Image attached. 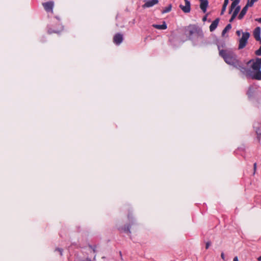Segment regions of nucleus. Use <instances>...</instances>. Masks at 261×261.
<instances>
[{"label": "nucleus", "instance_id": "8", "mask_svg": "<svg viewBox=\"0 0 261 261\" xmlns=\"http://www.w3.org/2000/svg\"><path fill=\"white\" fill-rule=\"evenodd\" d=\"M123 41V36L120 33L116 34L113 37V42L117 45L120 44Z\"/></svg>", "mask_w": 261, "mask_h": 261}, {"label": "nucleus", "instance_id": "31", "mask_svg": "<svg viewBox=\"0 0 261 261\" xmlns=\"http://www.w3.org/2000/svg\"><path fill=\"white\" fill-rule=\"evenodd\" d=\"M221 258L224 260L225 259V256H224V253L223 252H222L221 254Z\"/></svg>", "mask_w": 261, "mask_h": 261}, {"label": "nucleus", "instance_id": "11", "mask_svg": "<svg viewBox=\"0 0 261 261\" xmlns=\"http://www.w3.org/2000/svg\"><path fill=\"white\" fill-rule=\"evenodd\" d=\"M219 22V19L216 18L214 20L210 26V31L211 32L214 31L217 27Z\"/></svg>", "mask_w": 261, "mask_h": 261}, {"label": "nucleus", "instance_id": "6", "mask_svg": "<svg viewBox=\"0 0 261 261\" xmlns=\"http://www.w3.org/2000/svg\"><path fill=\"white\" fill-rule=\"evenodd\" d=\"M185 2V6H183L182 5H180V8L185 13H189L191 10V4L190 1L188 0H184Z\"/></svg>", "mask_w": 261, "mask_h": 261}, {"label": "nucleus", "instance_id": "21", "mask_svg": "<svg viewBox=\"0 0 261 261\" xmlns=\"http://www.w3.org/2000/svg\"><path fill=\"white\" fill-rule=\"evenodd\" d=\"M234 9V10L233 12V13L236 15H238L239 11H240V9H241L240 6H236Z\"/></svg>", "mask_w": 261, "mask_h": 261}, {"label": "nucleus", "instance_id": "23", "mask_svg": "<svg viewBox=\"0 0 261 261\" xmlns=\"http://www.w3.org/2000/svg\"><path fill=\"white\" fill-rule=\"evenodd\" d=\"M255 54L258 56H261V46H260L258 50L255 51Z\"/></svg>", "mask_w": 261, "mask_h": 261}, {"label": "nucleus", "instance_id": "30", "mask_svg": "<svg viewBox=\"0 0 261 261\" xmlns=\"http://www.w3.org/2000/svg\"><path fill=\"white\" fill-rule=\"evenodd\" d=\"M211 245V242H207L206 243V246H205V248L206 249H207L208 248V247H210V246Z\"/></svg>", "mask_w": 261, "mask_h": 261}, {"label": "nucleus", "instance_id": "25", "mask_svg": "<svg viewBox=\"0 0 261 261\" xmlns=\"http://www.w3.org/2000/svg\"><path fill=\"white\" fill-rule=\"evenodd\" d=\"M256 168H257V164H256V163H255L253 164V175H254L256 173Z\"/></svg>", "mask_w": 261, "mask_h": 261}, {"label": "nucleus", "instance_id": "10", "mask_svg": "<svg viewBox=\"0 0 261 261\" xmlns=\"http://www.w3.org/2000/svg\"><path fill=\"white\" fill-rule=\"evenodd\" d=\"M208 5L207 0H202L200 1V8L203 13H205Z\"/></svg>", "mask_w": 261, "mask_h": 261}, {"label": "nucleus", "instance_id": "1", "mask_svg": "<svg viewBox=\"0 0 261 261\" xmlns=\"http://www.w3.org/2000/svg\"><path fill=\"white\" fill-rule=\"evenodd\" d=\"M219 54L225 62L239 69L242 73L247 74L250 70L244 67L242 63L238 59L237 55L230 49H220Z\"/></svg>", "mask_w": 261, "mask_h": 261}, {"label": "nucleus", "instance_id": "5", "mask_svg": "<svg viewBox=\"0 0 261 261\" xmlns=\"http://www.w3.org/2000/svg\"><path fill=\"white\" fill-rule=\"evenodd\" d=\"M42 6L44 10L47 12H53V8L54 6V2L53 1H49L42 4Z\"/></svg>", "mask_w": 261, "mask_h": 261}, {"label": "nucleus", "instance_id": "26", "mask_svg": "<svg viewBox=\"0 0 261 261\" xmlns=\"http://www.w3.org/2000/svg\"><path fill=\"white\" fill-rule=\"evenodd\" d=\"M55 251L59 252L60 254L61 255H62V252H63V249H61V248H57L56 249Z\"/></svg>", "mask_w": 261, "mask_h": 261}, {"label": "nucleus", "instance_id": "34", "mask_svg": "<svg viewBox=\"0 0 261 261\" xmlns=\"http://www.w3.org/2000/svg\"><path fill=\"white\" fill-rule=\"evenodd\" d=\"M233 261H239L238 257L237 256L234 257L233 259Z\"/></svg>", "mask_w": 261, "mask_h": 261}, {"label": "nucleus", "instance_id": "36", "mask_svg": "<svg viewBox=\"0 0 261 261\" xmlns=\"http://www.w3.org/2000/svg\"><path fill=\"white\" fill-rule=\"evenodd\" d=\"M257 260L261 261V255L257 258Z\"/></svg>", "mask_w": 261, "mask_h": 261}, {"label": "nucleus", "instance_id": "22", "mask_svg": "<svg viewBox=\"0 0 261 261\" xmlns=\"http://www.w3.org/2000/svg\"><path fill=\"white\" fill-rule=\"evenodd\" d=\"M252 93H253L252 88L251 87H250L248 89L247 94L248 95V96L249 97H250L252 96Z\"/></svg>", "mask_w": 261, "mask_h": 261}, {"label": "nucleus", "instance_id": "37", "mask_svg": "<svg viewBox=\"0 0 261 261\" xmlns=\"http://www.w3.org/2000/svg\"><path fill=\"white\" fill-rule=\"evenodd\" d=\"M253 1H254L255 2H256L257 1H258V0H253Z\"/></svg>", "mask_w": 261, "mask_h": 261}, {"label": "nucleus", "instance_id": "19", "mask_svg": "<svg viewBox=\"0 0 261 261\" xmlns=\"http://www.w3.org/2000/svg\"><path fill=\"white\" fill-rule=\"evenodd\" d=\"M172 8L171 5H169L168 7L165 8L162 11V13L163 14L168 13L171 11Z\"/></svg>", "mask_w": 261, "mask_h": 261}, {"label": "nucleus", "instance_id": "33", "mask_svg": "<svg viewBox=\"0 0 261 261\" xmlns=\"http://www.w3.org/2000/svg\"><path fill=\"white\" fill-rule=\"evenodd\" d=\"M256 21H258L259 23H261V17L256 19Z\"/></svg>", "mask_w": 261, "mask_h": 261}, {"label": "nucleus", "instance_id": "2", "mask_svg": "<svg viewBox=\"0 0 261 261\" xmlns=\"http://www.w3.org/2000/svg\"><path fill=\"white\" fill-rule=\"evenodd\" d=\"M186 30L188 32L187 35L190 39H193L194 38H202L203 37L202 30L195 25H189Z\"/></svg>", "mask_w": 261, "mask_h": 261}, {"label": "nucleus", "instance_id": "17", "mask_svg": "<svg viewBox=\"0 0 261 261\" xmlns=\"http://www.w3.org/2000/svg\"><path fill=\"white\" fill-rule=\"evenodd\" d=\"M62 30H63V27L61 26L59 30H55V29H53L51 28H49V29H48L47 32L49 34H51L52 33L58 34Z\"/></svg>", "mask_w": 261, "mask_h": 261}, {"label": "nucleus", "instance_id": "15", "mask_svg": "<svg viewBox=\"0 0 261 261\" xmlns=\"http://www.w3.org/2000/svg\"><path fill=\"white\" fill-rule=\"evenodd\" d=\"M248 8L246 6H245L243 9L242 10V11H241L240 13L239 14V16H238V19H242L244 15L246 14L247 10H248Z\"/></svg>", "mask_w": 261, "mask_h": 261}, {"label": "nucleus", "instance_id": "13", "mask_svg": "<svg viewBox=\"0 0 261 261\" xmlns=\"http://www.w3.org/2000/svg\"><path fill=\"white\" fill-rule=\"evenodd\" d=\"M256 72L251 75V79L256 80H261V71L256 70Z\"/></svg>", "mask_w": 261, "mask_h": 261}, {"label": "nucleus", "instance_id": "28", "mask_svg": "<svg viewBox=\"0 0 261 261\" xmlns=\"http://www.w3.org/2000/svg\"><path fill=\"white\" fill-rule=\"evenodd\" d=\"M229 3V0H224L223 6H226L228 5V4Z\"/></svg>", "mask_w": 261, "mask_h": 261}, {"label": "nucleus", "instance_id": "29", "mask_svg": "<svg viewBox=\"0 0 261 261\" xmlns=\"http://www.w3.org/2000/svg\"><path fill=\"white\" fill-rule=\"evenodd\" d=\"M242 33V31L241 30H238L236 32V34L237 35V36H241V34Z\"/></svg>", "mask_w": 261, "mask_h": 261}, {"label": "nucleus", "instance_id": "32", "mask_svg": "<svg viewBox=\"0 0 261 261\" xmlns=\"http://www.w3.org/2000/svg\"><path fill=\"white\" fill-rule=\"evenodd\" d=\"M256 59L257 60V61L259 62L260 65H261V58H257Z\"/></svg>", "mask_w": 261, "mask_h": 261}, {"label": "nucleus", "instance_id": "4", "mask_svg": "<svg viewBox=\"0 0 261 261\" xmlns=\"http://www.w3.org/2000/svg\"><path fill=\"white\" fill-rule=\"evenodd\" d=\"M249 37H250L249 33H248V32L242 33V36L239 39V44L238 48L239 49H243L246 46Z\"/></svg>", "mask_w": 261, "mask_h": 261}, {"label": "nucleus", "instance_id": "12", "mask_svg": "<svg viewBox=\"0 0 261 261\" xmlns=\"http://www.w3.org/2000/svg\"><path fill=\"white\" fill-rule=\"evenodd\" d=\"M260 29L259 27H256L253 31V36L256 41L260 40Z\"/></svg>", "mask_w": 261, "mask_h": 261}, {"label": "nucleus", "instance_id": "27", "mask_svg": "<svg viewBox=\"0 0 261 261\" xmlns=\"http://www.w3.org/2000/svg\"><path fill=\"white\" fill-rule=\"evenodd\" d=\"M226 7H227L226 6H225L223 5L222 8V10H221V15H223L224 14V12L226 10Z\"/></svg>", "mask_w": 261, "mask_h": 261}, {"label": "nucleus", "instance_id": "24", "mask_svg": "<svg viewBox=\"0 0 261 261\" xmlns=\"http://www.w3.org/2000/svg\"><path fill=\"white\" fill-rule=\"evenodd\" d=\"M237 16V15H236L234 13H232L231 17V18L229 19V22H232L233 21V20L235 19V18Z\"/></svg>", "mask_w": 261, "mask_h": 261}, {"label": "nucleus", "instance_id": "35", "mask_svg": "<svg viewBox=\"0 0 261 261\" xmlns=\"http://www.w3.org/2000/svg\"><path fill=\"white\" fill-rule=\"evenodd\" d=\"M206 20V16L203 17V18H202V20L203 21H205Z\"/></svg>", "mask_w": 261, "mask_h": 261}, {"label": "nucleus", "instance_id": "9", "mask_svg": "<svg viewBox=\"0 0 261 261\" xmlns=\"http://www.w3.org/2000/svg\"><path fill=\"white\" fill-rule=\"evenodd\" d=\"M159 2L158 0H151L145 1V4L142 6L143 8H149L157 4Z\"/></svg>", "mask_w": 261, "mask_h": 261}, {"label": "nucleus", "instance_id": "7", "mask_svg": "<svg viewBox=\"0 0 261 261\" xmlns=\"http://www.w3.org/2000/svg\"><path fill=\"white\" fill-rule=\"evenodd\" d=\"M251 62H253V64L251 66V68L254 70H259L260 69L261 65H260L259 62L257 61L256 59H255V61H254L253 59L249 60L247 64H249Z\"/></svg>", "mask_w": 261, "mask_h": 261}, {"label": "nucleus", "instance_id": "20", "mask_svg": "<svg viewBox=\"0 0 261 261\" xmlns=\"http://www.w3.org/2000/svg\"><path fill=\"white\" fill-rule=\"evenodd\" d=\"M254 3H255V2L253 1V0H251V1L248 0L247 2V3L245 6L248 8L249 7H252Z\"/></svg>", "mask_w": 261, "mask_h": 261}, {"label": "nucleus", "instance_id": "16", "mask_svg": "<svg viewBox=\"0 0 261 261\" xmlns=\"http://www.w3.org/2000/svg\"><path fill=\"white\" fill-rule=\"evenodd\" d=\"M240 0H233V2L231 4V6L229 11V13L230 14L232 11L233 9L239 4Z\"/></svg>", "mask_w": 261, "mask_h": 261}, {"label": "nucleus", "instance_id": "18", "mask_svg": "<svg viewBox=\"0 0 261 261\" xmlns=\"http://www.w3.org/2000/svg\"><path fill=\"white\" fill-rule=\"evenodd\" d=\"M231 28V25L229 23L228 24L222 31V35L223 36Z\"/></svg>", "mask_w": 261, "mask_h": 261}, {"label": "nucleus", "instance_id": "3", "mask_svg": "<svg viewBox=\"0 0 261 261\" xmlns=\"http://www.w3.org/2000/svg\"><path fill=\"white\" fill-rule=\"evenodd\" d=\"M127 218L129 221V224L127 225H125L121 228V230L123 231L130 233V228L132 226H134L137 224L135 219L133 216L132 213L129 212L127 215Z\"/></svg>", "mask_w": 261, "mask_h": 261}, {"label": "nucleus", "instance_id": "14", "mask_svg": "<svg viewBox=\"0 0 261 261\" xmlns=\"http://www.w3.org/2000/svg\"><path fill=\"white\" fill-rule=\"evenodd\" d=\"M152 27L154 28H155V29H159V30H165L167 28V24H166L165 21H164L163 24L161 25L153 24L152 25Z\"/></svg>", "mask_w": 261, "mask_h": 261}]
</instances>
